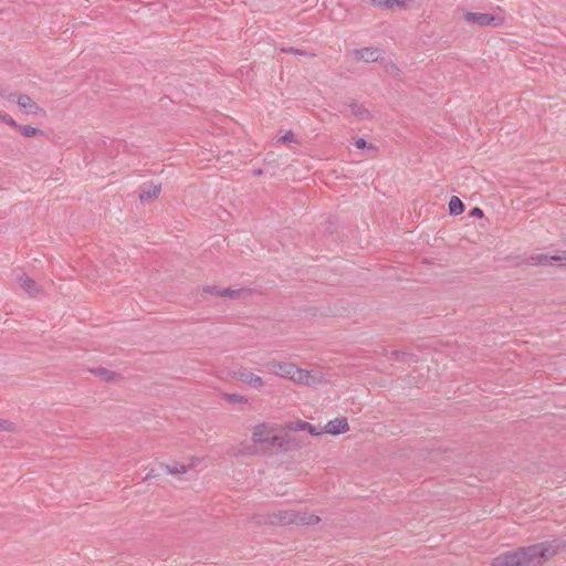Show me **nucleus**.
Returning <instances> with one entry per match:
<instances>
[{
	"label": "nucleus",
	"mask_w": 566,
	"mask_h": 566,
	"mask_svg": "<svg viewBox=\"0 0 566 566\" xmlns=\"http://www.w3.org/2000/svg\"><path fill=\"white\" fill-rule=\"evenodd\" d=\"M562 547L557 539L507 551L496 556L491 566H542Z\"/></svg>",
	"instance_id": "nucleus-1"
},
{
	"label": "nucleus",
	"mask_w": 566,
	"mask_h": 566,
	"mask_svg": "<svg viewBox=\"0 0 566 566\" xmlns=\"http://www.w3.org/2000/svg\"><path fill=\"white\" fill-rule=\"evenodd\" d=\"M264 367L270 374L280 376L282 378H287L306 386H314L319 384L323 378L319 371L302 369L293 363L272 359L265 363Z\"/></svg>",
	"instance_id": "nucleus-2"
},
{
	"label": "nucleus",
	"mask_w": 566,
	"mask_h": 566,
	"mask_svg": "<svg viewBox=\"0 0 566 566\" xmlns=\"http://www.w3.org/2000/svg\"><path fill=\"white\" fill-rule=\"evenodd\" d=\"M321 518L307 511L280 510L269 515L273 525H315Z\"/></svg>",
	"instance_id": "nucleus-3"
},
{
	"label": "nucleus",
	"mask_w": 566,
	"mask_h": 566,
	"mask_svg": "<svg viewBox=\"0 0 566 566\" xmlns=\"http://www.w3.org/2000/svg\"><path fill=\"white\" fill-rule=\"evenodd\" d=\"M252 441L265 450L287 449L289 441L284 436L274 433V427L269 423H260L253 428Z\"/></svg>",
	"instance_id": "nucleus-4"
},
{
	"label": "nucleus",
	"mask_w": 566,
	"mask_h": 566,
	"mask_svg": "<svg viewBox=\"0 0 566 566\" xmlns=\"http://www.w3.org/2000/svg\"><path fill=\"white\" fill-rule=\"evenodd\" d=\"M464 19L470 23L479 24L482 27L501 24V19H497L491 13L467 12L464 14Z\"/></svg>",
	"instance_id": "nucleus-5"
},
{
	"label": "nucleus",
	"mask_w": 566,
	"mask_h": 566,
	"mask_svg": "<svg viewBox=\"0 0 566 566\" xmlns=\"http://www.w3.org/2000/svg\"><path fill=\"white\" fill-rule=\"evenodd\" d=\"M7 98L11 102L17 101L18 105L28 114H36L40 109L36 103L29 95L20 94L19 96H15V94H9Z\"/></svg>",
	"instance_id": "nucleus-6"
},
{
	"label": "nucleus",
	"mask_w": 566,
	"mask_h": 566,
	"mask_svg": "<svg viewBox=\"0 0 566 566\" xmlns=\"http://www.w3.org/2000/svg\"><path fill=\"white\" fill-rule=\"evenodd\" d=\"M161 191V185L149 182L145 184L139 191L138 198L142 203H147L154 199H156Z\"/></svg>",
	"instance_id": "nucleus-7"
},
{
	"label": "nucleus",
	"mask_w": 566,
	"mask_h": 566,
	"mask_svg": "<svg viewBox=\"0 0 566 566\" xmlns=\"http://www.w3.org/2000/svg\"><path fill=\"white\" fill-rule=\"evenodd\" d=\"M17 282L21 286V289H23L24 292L31 297L38 296L41 292V289L38 285V283L33 279L28 276L25 273H21L20 275H18Z\"/></svg>",
	"instance_id": "nucleus-8"
},
{
	"label": "nucleus",
	"mask_w": 566,
	"mask_h": 566,
	"mask_svg": "<svg viewBox=\"0 0 566 566\" xmlns=\"http://www.w3.org/2000/svg\"><path fill=\"white\" fill-rule=\"evenodd\" d=\"M349 430V426L346 418H336L326 423L324 429L322 430L325 433H329L333 436H337L340 433H345Z\"/></svg>",
	"instance_id": "nucleus-9"
},
{
	"label": "nucleus",
	"mask_w": 566,
	"mask_h": 566,
	"mask_svg": "<svg viewBox=\"0 0 566 566\" xmlns=\"http://www.w3.org/2000/svg\"><path fill=\"white\" fill-rule=\"evenodd\" d=\"M354 55L357 60L376 62L381 57L382 51L377 48H363L354 50Z\"/></svg>",
	"instance_id": "nucleus-10"
},
{
	"label": "nucleus",
	"mask_w": 566,
	"mask_h": 566,
	"mask_svg": "<svg viewBox=\"0 0 566 566\" xmlns=\"http://www.w3.org/2000/svg\"><path fill=\"white\" fill-rule=\"evenodd\" d=\"M237 376L241 381L253 388H261L264 385V381L260 376L253 374L247 368H240L237 371Z\"/></svg>",
	"instance_id": "nucleus-11"
},
{
	"label": "nucleus",
	"mask_w": 566,
	"mask_h": 566,
	"mask_svg": "<svg viewBox=\"0 0 566 566\" xmlns=\"http://www.w3.org/2000/svg\"><path fill=\"white\" fill-rule=\"evenodd\" d=\"M289 428L293 431H307L312 436H319L323 433L322 430L317 429L315 426H313L310 422H306L304 420H295L291 421L289 424Z\"/></svg>",
	"instance_id": "nucleus-12"
},
{
	"label": "nucleus",
	"mask_w": 566,
	"mask_h": 566,
	"mask_svg": "<svg viewBox=\"0 0 566 566\" xmlns=\"http://www.w3.org/2000/svg\"><path fill=\"white\" fill-rule=\"evenodd\" d=\"M353 115L359 120H367L371 118V113L363 105L357 102L349 104Z\"/></svg>",
	"instance_id": "nucleus-13"
},
{
	"label": "nucleus",
	"mask_w": 566,
	"mask_h": 566,
	"mask_svg": "<svg viewBox=\"0 0 566 566\" xmlns=\"http://www.w3.org/2000/svg\"><path fill=\"white\" fill-rule=\"evenodd\" d=\"M407 0H370V4L386 10H392L395 7L405 8Z\"/></svg>",
	"instance_id": "nucleus-14"
},
{
	"label": "nucleus",
	"mask_w": 566,
	"mask_h": 566,
	"mask_svg": "<svg viewBox=\"0 0 566 566\" xmlns=\"http://www.w3.org/2000/svg\"><path fill=\"white\" fill-rule=\"evenodd\" d=\"M464 210V205L457 196H452L449 201V213L452 216L461 214Z\"/></svg>",
	"instance_id": "nucleus-15"
},
{
	"label": "nucleus",
	"mask_w": 566,
	"mask_h": 566,
	"mask_svg": "<svg viewBox=\"0 0 566 566\" xmlns=\"http://www.w3.org/2000/svg\"><path fill=\"white\" fill-rule=\"evenodd\" d=\"M242 294H248V291L245 290H233L230 287L222 289L218 291V295L222 297H229V298H239Z\"/></svg>",
	"instance_id": "nucleus-16"
},
{
	"label": "nucleus",
	"mask_w": 566,
	"mask_h": 566,
	"mask_svg": "<svg viewBox=\"0 0 566 566\" xmlns=\"http://www.w3.org/2000/svg\"><path fill=\"white\" fill-rule=\"evenodd\" d=\"M94 375L102 377L106 381H111L116 377V374L105 368H96L91 370Z\"/></svg>",
	"instance_id": "nucleus-17"
},
{
	"label": "nucleus",
	"mask_w": 566,
	"mask_h": 566,
	"mask_svg": "<svg viewBox=\"0 0 566 566\" xmlns=\"http://www.w3.org/2000/svg\"><path fill=\"white\" fill-rule=\"evenodd\" d=\"M18 130L24 136V137H33L36 134H42V132L39 128L29 126V125H19Z\"/></svg>",
	"instance_id": "nucleus-18"
},
{
	"label": "nucleus",
	"mask_w": 566,
	"mask_h": 566,
	"mask_svg": "<svg viewBox=\"0 0 566 566\" xmlns=\"http://www.w3.org/2000/svg\"><path fill=\"white\" fill-rule=\"evenodd\" d=\"M224 399L230 403H245L248 399L239 394H224Z\"/></svg>",
	"instance_id": "nucleus-19"
},
{
	"label": "nucleus",
	"mask_w": 566,
	"mask_h": 566,
	"mask_svg": "<svg viewBox=\"0 0 566 566\" xmlns=\"http://www.w3.org/2000/svg\"><path fill=\"white\" fill-rule=\"evenodd\" d=\"M552 261V256L549 258L546 254H536L530 258V262L532 264H547L551 263Z\"/></svg>",
	"instance_id": "nucleus-20"
},
{
	"label": "nucleus",
	"mask_w": 566,
	"mask_h": 566,
	"mask_svg": "<svg viewBox=\"0 0 566 566\" xmlns=\"http://www.w3.org/2000/svg\"><path fill=\"white\" fill-rule=\"evenodd\" d=\"M166 469L169 474H181L187 472V467L185 464L178 463L174 465H167Z\"/></svg>",
	"instance_id": "nucleus-21"
},
{
	"label": "nucleus",
	"mask_w": 566,
	"mask_h": 566,
	"mask_svg": "<svg viewBox=\"0 0 566 566\" xmlns=\"http://www.w3.org/2000/svg\"><path fill=\"white\" fill-rule=\"evenodd\" d=\"M281 51L285 52V53H291L294 55H302V56H306V55L314 56L315 55L313 53H307L306 51L295 49L293 46L282 48Z\"/></svg>",
	"instance_id": "nucleus-22"
},
{
	"label": "nucleus",
	"mask_w": 566,
	"mask_h": 566,
	"mask_svg": "<svg viewBox=\"0 0 566 566\" xmlns=\"http://www.w3.org/2000/svg\"><path fill=\"white\" fill-rule=\"evenodd\" d=\"M279 142L281 143H294L296 142L295 135L292 130H287L282 137H280Z\"/></svg>",
	"instance_id": "nucleus-23"
},
{
	"label": "nucleus",
	"mask_w": 566,
	"mask_h": 566,
	"mask_svg": "<svg viewBox=\"0 0 566 566\" xmlns=\"http://www.w3.org/2000/svg\"><path fill=\"white\" fill-rule=\"evenodd\" d=\"M0 119L3 120L6 124L14 127V128H18V126H19V124H17V122L11 116H9L8 114L1 115Z\"/></svg>",
	"instance_id": "nucleus-24"
},
{
	"label": "nucleus",
	"mask_w": 566,
	"mask_h": 566,
	"mask_svg": "<svg viewBox=\"0 0 566 566\" xmlns=\"http://www.w3.org/2000/svg\"><path fill=\"white\" fill-rule=\"evenodd\" d=\"M13 428V423L8 421V420H3V419H0V431H11Z\"/></svg>",
	"instance_id": "nucleus-25"
},
{
	"label": "nucleus",
	"mask_w": 566,
	"mask_h": 566,
	"mask_svg": "<svg viewBox=\"0 0 566 566\" xmlns=\"http://www.w3.org/2000/svg\"><path fill=\"white\" fill-rule=\"evenodd\" d=\"M356 147L359 148V149H365V148H374L373 145L368 144L364 138H358L355 143Z\"/></svg>",
	"instance_id": "nucleus-26"
},
{
	"label": "nucleus",
	"mask_w": 566,
	"mask_h": 566,
	"mask_svg": "<svg viewBox=\"0 0 566 566\" xmlns=\"http://www.w3.org/2000/svg\"><path fill=\"white\" fill-rule=\"evenodd\" d=\"M220 290L221 289H219L216 285H208V286L203 287L205 293H211V294H217V295H218V291H220Z\"/></svg>",
	"instance_id": "nucleus-27"
},
{
	"label": "nucleus",
	"mask_w": 566,
	"mask_h": 566,
	"mask_svg": "<svg viewBox=\"0 0 566 566\" xmlns=\"http://www.w3.org/2000/svg\"><path fill=\"white\" fill-rule=\"evenodd\" d=\"M553 261L564 262L566 264V251H564L560 255L552 256Z\"/></svg>",
	"instance_id": "nucleus-28"
},
{
	"label": "nucleus",
	"mask_w": 566,
	"mask_h": 566,
	"mask_svg": "<svg viewBox=\"0 0 566 566\" xmlns=\"http://www.w3.org/2000/svg\"><path fill=\"white\" fill-rule=\"evenodd\" d=\"M471 216H474V217H478V218H481L483 217V211L482 209L475 207L471 210Z\"/></svg>",
	"instance_id": "nucleus-29"
},
{
	"label": "nucleus",
	"mask_w": 566,
	"mask_h": 566,
	"mask_svg": "<svg viewBox=\"0 0 566 566\" xmlns=\"http://www.w3.org/2000/svg\"><path fill=\"white\" fill-rule=\"evenodd\" d=\"M155 476L153 474V470L150 472L147 473V475L145 476V480H149L150 478Z\"/></svg>",
	"instance_id": "nucleus-30"
},
{
	"label": "nucleus",
	"mask_w": 566,
	"mask_h": 566,
	"mask_svg": "<svg viewBox=\"0 0 566 566\" xmlns=\"http://www.w3.org/2000/svg\"><path fill=\"white\" fill-rule=\"evenodd\" d=\"M0 95H1L2 97H6V95H4V90H1V88H0Z\"/></svg>",
	"instance_id": "nucleus-31"
}]
</instances>
